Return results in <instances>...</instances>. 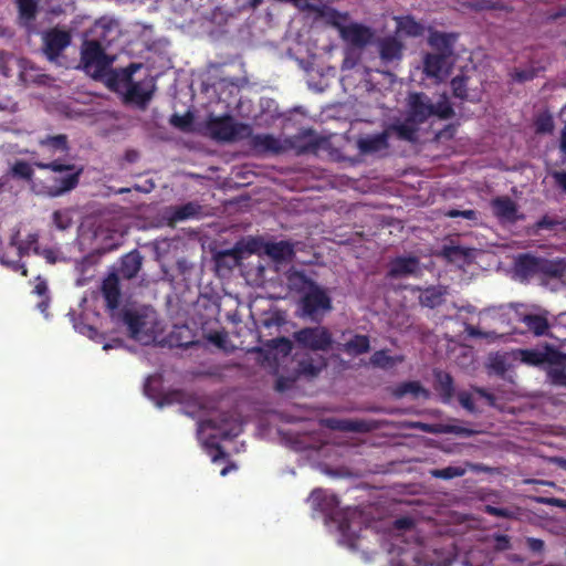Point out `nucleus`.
<instances>
[{"instance_id": "nucleus-1", "label": "nucleus", "mask_w": 566, "mask_h": 566, "mask_svg": "<svg viewBox=\"0 0 566 566\" xmlns=\"http://www.w3.org/2000/svg\"><path fill=\"white\" fill-rule=\"evenodd\" d=\"M142 67V63H130L126 67L111 70L107 76V85L123 95L125 104L146 109L154 96L156 84L150 76L139 81L134 80V74Z\"/></svg>"}, {"instance_id": "nucleus-2", "label": "nucleus", "mask_w": 566, "mask_h": 566, "mask_svg": "<svg viewBox=\"0 0 566 566\" xmlns=\"http://www.w3.org/2000/svg\"><path fill=\"white\" fill-rule=\"evenodd\" d=\"M33 166L39 169L51 170L55 174L65 172L63 176H54L49 182L43 185L42 193L48 197L56 198L73 189H75L80 182V178L84 171L83 166H76L67 163L61 158L53 159L51 161H34Z\"/></svg>"}, {"instance_id": "nucleus-3", "label": "nucleus", "mask_w": 566, "mask_h": 566, "mask_svg": "<svg viewBox=\"0 0 566 566\" xmlns=\"http://www.w3.org/2000/svg\"><path fill=\"white\" fill-rule=\"evenodd\" d=\"M210 136L218 142H235L251 137L249 124L237 123L230 115L210 118L207 123Z\"/></svg>"}, {"instance_id": "nucleus-4", "label": "nucleus", "mask_w": 566, "mask_h": 566, "mask_svg": "<svg viewBox=\"0 0 566 566\" xmlns=\"http://www.w3.org/2000/svg\"><path fill=\"white\" fill-rule=\"evenodd\" d=\"M105 51L106 49L98 42L88 39L83 42L81 62L86 72L95 78L104 75L114 62V57L107 55Z\"/></svg>"}, {"instance_id": "nucleus-5", "label": "nucleus", "mask_w": 566, "mask_h": 566, "mask_svg": "<svg viewBox=\"0 0 566 566\" xmlns=\"http://www.w3.org/2000/svg\"><path fill=\"white\" fill-rule=\"evenodd\" d=\"M292 337L298 348L312 352H327L333 345V335L325 326L303 327Z\"/></svg>"}, {"instance_id": "nucleus-6", "label": "nucleus", "mask_w": 566, "mask_h": 566, "mask_svg": "<svg viewBox=\"0 0 566 566\" xmlns=\"http://www.w3.org/2000/svg\"><path fill=\"white\" fill-rule=\"evenodd\" d=\"M332 307V298L327 294L326 290L317 283L312 285V289L306 291L300 300L302 315L312 319H316L318 314L328 312Z\"/></svg>"}, {"instance_id": "nucleus-7", "label": "nucleus", "mask_w": 566, "mask_h": 566, "mask_svg": "<svg viewBox=\"0 0 566 566\" xmlns=\"http://www.w3.org/2000/svg\"><path fill=\"white\" fill-rule=\"evenodd\" d=\"M521 360L530 366L566 365V354L552 345L543 348H530L521 350Z\"/></svg>"}, {"instance_id": "nucleus-8", "label": "nucleus", "mask_w": 566, "mask_h": 566, "mask_svg": "<svg viewBox=\"0 0 566 566\" xmlns=\"http://www.w3.org/2000/svg\"><path fill=\"white\" fill-rule=\"evenodd\" d=\"M43 52L48 60L55 61L62 52L71 44L70 31L51 28L42 34Z\"/></svg>"}, {"instance_id": "nucleus-9", "label": "nucleus", "mask_w": 566, "mask_h": 566, "mask_svg": "<svg viewBox=\"0 0 566 566\" xmlns=\"http://www.w3.org/2000/svg\"><path fill=\"white\" fill-rule=\"evenodd\" d=\"M485 314L493 322L503 328L500 336L512 334L515 331L514 323L518 322L521 313L512 304L491 306L485 310Z\"/></svg>"}, {"instance_id": "nucleus-10", "label": "nucleus", "mask_w": 566, "mask_h": 566, "mask_svg": "<svg viewBox=\"0 0 566 566\" xmlns=\"http://www.w3.org/2000/svg\"><path fill=\"white\" fill-rule=\"evenodd\" d=\"M407 107V116L420 125L432 116L433 103L422 92L410 93Z\"/></svg>"}, {"instance_id": "nucleus-11", "label": "nucleus", "mask_w": 566, "mask_h": 566, "mask_svg": "<svg viewBox=\"0 0 566 566\" xmlns=\"http://www.w3.org/2000/svg\"><path fill=\"white\" fill-rule=\"evenodd\" d=\"M311 500L313 503H315L323 512H325L326 516H328L331 520L335 522H339V531L345 533L347 531L348 523L346 520L339 521L337 515V506H338V499L334 494H326L322 490H314L311 493Z\"/></svg>"}, {"instance_id": "nucleus-12", "label": "nucleus", "mask_w": 566, "mask_h": 566, "mask_svg": "<svg viewBox=\"0 0 566 566\" xmlns=\"http://www.w3.org/2000/svg\"><path fill=\"white\" fill-rule=\"evenodd\" d=\"M12 62L15 63V74L22 84L44 85L48 83L49 75L42 73L30 60L22 57L12 60Z\"/></svg>"}, {"instance_id": "nucleus-13", "label": "nucleus", "mask_w": 566, "mask_h": 566, "mask_svg": "<svg viewBox=\"0 0 566 566\" xmlns=\"http://www.w3.org/2000/svg\"><path fill=\"white\" fill-rule=\"evenodd\" d=\"M491 208L493 214L501 222H516L521 217L516 202L509 196H500L491 200Z\"/></svg>"}, {"instance_id": "nucleus-14", "label": "nucleus", "mask_w": 566, "mask_h": 566, "mask_svg": "<svg viewBox=\"0 0 566 566\" xmlns=\"http://www.w3.org/2000/svg\"><path fill=\"white\" fill-rule=\"evenodd\" d=\"M419 259L413 255L397 256L389 263L387 276L390 279H400L415 275L419 272Z\"/></svg>"}, {"instance_id": "nucleus-15", "label": "nucleus", "mask_w": 566, "mask_h": 566, "mask_svg": "<svg viewBox=\"0 0 566 566\" xmlns=\"http://www.w3.org/2000/svg\"><path fill=\"white\" fill-rule=\"evenodd\" d=\"M327 424L334 430L358 433L370 432L378 428L376 421L364 419H328Z\"/></svg>"}, {"instance_id": "nucleus-16", "label": "nucleus", "mask_w": 566, "mask_h": 566, "mask_svg": "<svg viewBox=\"0 0 566 566\" xmlns=\"http://www.w3.org/2000/svg\"><path fill=\"white\" fill-rule=\"evenodd\" d=\"M92 33L94 38L91 40L107 49L119 35L118 24L112 20H98Z\"/></svg>"}, {"instance_id": "nucleus-17", "label": "nucleus", "mask_w": 566, "mask_h": 566, "mask_svg": "<svg viewBox=\"0 0 566 566\" xmlns=\"http://www.w3.org/2000/svg\"><path fill=\"white\" fill-rule=\"evenodd\" d=\"M253 249H248L241 243H237L232 249L220 251L216 254L214 260L218 268L232 270L241 263L245 253H252Z\"/></svg>"}, {"instance_id": "nucleus-18", "label": "nucleus", "mask_w": 566, "mask_h": 566, "mask_svg": "<svg viewBox=\"0 0 566 566\" xmlns=\"http://www.w3.org/2000/svg\"><path fill=\"white\" fill-rule=\"evenodd\" d=\"M340 33L345 41L357 48H364L367 45L373 36V33L368 27L357 23H352L347 27H344L340 30Z\"/></svg>"}, {"instance_id": "nucleus-19", "label": "nucleus", "mask_w": 566, "mask_h": 566, "mask_svg": "<svg viewBox=\"0 0 566 566\" xmlns=\"http://www.w3.org/2000/svg\"><path fill=\"white\" fill-rule=\"evenodd\" d=\"M388 130L385 129L381 133L359 138L357 147L364 155L375 154L388 148Z\"/></svg>"}, {"instance_id": "nucleus-20", "label": "nucleus", "mask_w": 566, "mask_h": 566, "mask_svg": "<svg viewBox=\"0 0 566 566\" xmlns=\"http://www.w3.org/2000/svg\"><path fill=\"white\" fill-rule=\"evenodd\" d=\"M102 293L109 310H116L120 301L119 279L116 273H111L104 279Z\"/></svg>"}, {"instance_id": "nucleus-21", "label": "nucleus", "mask_w": 566, "mask_h": 566, "mask_svg": "<svg viewBox=\"0 0 566 566\" xmlns=\"http://www.w3.org/2000/svg\"><path fill=\"white\" fill-rule=\"evenodd\" d=\"M419 125L410 117L406 116L403 122L394 123L389 125L386 130H388V135L395 134L398 139L413 143L417 140V133L419 130Z\"/></svg>"}, {"instance_id": "nucleus-22", "label": "nucleus", "mask_w": 566, "mask_h": 566, "mask_svg": "<svg viewBox=\"0 0 566 566\" xmlns=\"http://www.w3.org/2000/svg\"><path fill=\"white\" fill-rule=\"evenodd\" d=\"M250 145L253 149L262 153H271V154H281L283 151V146L281 145L280 139L274 137L271 134H251Z\"/></svg>"}, {"instance_id": "nucleus-23", "label": "nucleus", "mask_w": 566, "mask_h": 566, "mask_svg": "<svg viewBox=\"0 0 566 566\" xmlns=\"http://www.w3.org/2000/svg\"><path fill=\"white\" fill-rule=\"evenodd\" d=\"M518 322L525 324L527 329L535 336L548 335L549 323L547 318V312L545 314H524L521 313Z\"/></svg>"}, {"instance_id": "nucleus-24", "label": "nucleus", "mask_w": 566, "mask_h": 566, "mask_svg": "<svg viewBox=\"0 0 566 566\" xmlns=\"http://www.w3.org/2000/svg\"><path fill=\"white\" fill-rule=\"evenodd\" d=\"M143 255L135 249L126 253L120 261L119 274L126 279H134L142 269Z\"/></svg>"}, {"instance_id": "nucleus-25", "label": "nucleus", "mask_w": 566, "mask_h": 566, "mask_svg": "<svg viewBox=\"0 0 566 566\" xmlns=\"http://www.w3.org/2000/svg\"><path fill=\"white\" fill-rule=\"evenodd\" d=\"M434 390L441 398V401L449 403L454 396V382L449 373L434 370Z\"/></svg>"}, {"instance_id": "nucleus-26", "label": "nucleus", "mask_w": 566, "mask_h": 566, "mask_svg": "<svg viewBox=\"0 0 566 566\" xmlns=\"http://www.w3.org/2000/svg\"><path fill=\"white\" fill-rule=\"evenodd\" d=\"M566 272V265L562 260H548L538 256L537 276L544 279H560Z\"/></svg>"}, {"instance_id": "nucleus-27", "label": "nucleus", "mask_w": 566, "mask_h": 566, "mask_svg": "<svg viewBox=\"0 0 566 566\" xmlns=\"http://www.w3.org/2000/svg\"><path fill=\"white\" fill-rule=\"evenodd\" d=\"M265 253L276 262H290L295 255L294 245L287 241L268 243Z\"/></svg>"}, {"instance_id": "nucleus-28", "label": "nucleus", "mask_w": 566, "mask_h": 566, "mask_svg": "<svg viewBox=\"0 0 566 566\" xmlns=\"http://www.w3.org/2000/svg\"><path fill=\"white\" fill-rule=\"evenodd\" d=\"M337 348L349 356H359L370 350V339L368 335L355 334L346 343L339 344Z\"/></svg>"}, {"instance_id": "nucleus-29", "label": "nucleus", "mask_w": 566, "mask_h": 566, "mask_svg": "<svg viewBox=\"0 0 566 566\" xmlns=\"http://www.w3.org/2000/svg\"><path fill=\"white\" fill-rule=\"evenodd\" d=\"M455 40V34L436 31L430 34L429 44L431 48L439 51L438 54H443L444 56L451 57L453 54V44Z\"/></svg>"}, {"instance_id": "nucleus-30", "label": "nucleus", "mask_w": 566, "mask_h": 566, "mask_svg": "<svg viewBox=\"0 0 566 566\" xmlns=\"http://www.w3.org/2000/svg\"><path fill=\"white\" fill-rule=\"evenodd\" d=\"M392 395L397 399L403 398L407 395H411L413 398L422 397L424 399H428L430 392L420 384V381L409 380L398 384L394 388Z\"/></svg>"}, {"instance_id": "nucleus-31", "label": "nucleus", "mask_w": 566, "mask_h": 566, "mask_svg": "<svg viewBox=\"0 0 566 566\" xmlns=\"http://www.w3.org/2000/svg\"><path fill=\"white\" fill-rule=\"evenodd\" d=\"M326 366L327 363L323 356H318L317 358L307 357L297 363L296 371L300 376L314 378L317 377Z\"/></svg>"}, {"instance_id": "nucleus-32", "label": "nucleus", "mask_w": 566, "mask_h": 566, "mask_svg": "<svg viewBox=\"0 0 566 566\" xmlns=\"http://www.w3.org/2000/svg\"><path fill=\"white\" fill-rule=\"evenodd\" d=\"M450 57L438 53H428L423 60V71L429 77H440Z\"/></svg>"}, {"instance_id": "nucleus-33", "label": "nucleus", "mask_w": 566, "mask_h": 566, "mask_svg": "<svg viewBox=\"0 0 566 566\" xmlns=\"http://www.w3.org/2000/svg\"><path fill=\"white\" fill-rule=\"evenodd\" d=\"M315 284V281L306 276L301 271H290L286 274V285L291 291L295 293L304 295L306 291H310L312 285Z\"/></svg>"}, {"instance_id": "nucleus-34", "label": "nucleus", "mask_w": 566, "mask_h": 566, "mask_svg": "<svg viewBox=\"0 0 566 566\" xmlns=\"http://www.w3.org/2000/svg\"><path fill=\"white\" fill-rule=\"evenodd\" d=\"M538 256L525 253L518 256L516 261V273L522 279L537 277Z\"/></svg>"}, {"instance_id": "nucleus-35", "label": "nucleus", "mask_w": 566, "mask_h": 566, "mask_svg": "<svg viewBox=\"0 0 566 566\" xmlns=\"http://www.w3.org/2000/svg\"><path fill=\"white\" fill-rule=\"evenodd\" d=\"M402 44L394 36L385 38L379 43L380 57L386 62L399 60L402 56Z\"/></svg>"}, {"instance_id": "nucleus-36", "label": "nucleus", "mask_w": 566, "mask_h": 566, "mask_svg": "<svg viewBox=\"0 0 566 566\" xmlns=\"http://www.w3.org/2000/svg\"><path fill=\"white\" fill-rule=\"evenodd\" d=\"M403 360L405 357L402 355L390 356L387 349L376 350L369 358V363L373 367L384 370L390 369Z\"/></svg>"}, {"instance_id": "nucleus-37", "label": "nucleus", "mask_w": 566, "mask_h": 566, "mask_svg": "<svg viewBox=\"0 0 566 566\" xmlns=\"http://www.w3.org/2000/svg\"><path fill=\"white\" fill-rule=\"evenodd\" d=\"M534 129L538 135H548L554 132L555 123L552 113L544 109L534 116Z\"/></svg>"}, {"instance_id": "nucleus-38", "label": "nucleus", "mask_w": 566, "mask_h": 566, "mask_svg": "<svg viewBox=\"0 0 566 566\" xmlns=\"http://www.w3.org/2000/svg\"><path fill=\"white\" fill-rule=\"evenodd\" d=\"M427 432H433V433H452L461 437H472L476 433L475 430L462 427L459 424H439L437 429H432L430 424H422L421 426Z\"/></svg>"}, {"instance_id": "nucleus-39", "label": "nucleus", "mask_w": 566, "mask_h": 566, "mask_svg": "<svg viewBox=\"0 0 566 566\" xmlns=\"http://www.w3.org/2000/svg\"><path fill=\"white\" fill-rule=\"evenodd\" d=\"M39 144L41 147L46 148L50 155H54L56 151H69L67 137L63 134L48 136L44 139H41Z\"/></svg>"}, {"instance_id": "nucleus-40", "label": "nucleus", "mask_w": 566, "mask_h": 566, "mask_svg": "<svg viewBox=\"0 0 566 566\" xmlns=\"http://www.w3.org/2000/svg\"><path fill=\"white\" fill-rule=\"evenodd\" d=\"M19 18L24 25H30L36 17V0H17Z\"/></svg>"}, {"instance_id": "nucleus-41", "label": "nucleus", "mask_w": 566, "mask_h": 566, "mask_svg": "<svg viewBox=\"0 0 566 566\" xmlns=\"http://www.w3.org/2000/svg\"><path fill=\"white\" fill-rule=\"evenodd\" d=\"M397 28L408 36H419L423 33L422 24L411 15L400 17L397 20Z\"/></svg>"}, {"instance_id": "nucleus-42", "label": "nucleus", "mask_w": 566, "mask_h": 566, "mask_svg": "<svg viewBox=\"0 0 566 566\" xmlns=\"http://www.w3.org/2000/svg\"><path fill=\"white\" fill-rule=\"evenodd\" d=\"M18 233L11 238L10 244L17 247L19 258H23L28 255L30 251H33V247H39V234L30 233L28 237L18 243L17 241Z\"/></svg>"}, {"instance_id": "nucleus-43", "label": "nucleus", "mask_w": 566, "mask_h": 566, "mask_svg": "<svg viewBox=\"0 0 566 566\" xmlns=\"http://www.w3.org/2000/svg\"><path fill=\"white\" fill-rule=\"evenodd\" d=\"M123 322L127 326L130 335L136 337L144 326L143 316H140L137 312L126 310L123 313Z\"/></svg>"}, {"instance_id": "nucleus-44", "label": "nucleus", "mask_w": 566, "mask_h": 566, "mask_svg": "<svg viewBox=\"0 0 566 566\" xmlns=\"http://www.w3.org/2000/svg\"><path fill=\"white\" fill-rule=\"evenodd\" d=\"M546 374L552 385L566 387V365H551Z\"/></svg>"}, {"instance_id": "nucleus-45", "label": "nucleus", "mask_w": 566, "mask_h": 566, "mask_svg": "<svg viewBox=\"0 0 566 566\" xmlns=\"http://www.w3.org/2000/svg\"><path fill=\"white\" fill-rule=\"evenodd\" d=\"M468 81L469 77L467 75H457L451 80L450 86L455 98L461 101L468 98Z\"/></svg>"}, {"instance_id": "nucleus-46", "label": "nucleus", "mask_w": 566, "mask_h": 566, "mask_svg": "<svg viewBox=\"0 0 566 566\" xmlns=\"http://www.w3.org/2000/svg\"><path fill=\"white\" fill-rule=\"evenodd\" d=\"M12 176L25 181H31L34 176L32 165L24 160H17L11 168Z\"/></svg>"}, {"instance_id": "nucleus-47", "label": "nucleus", "mask_w": 566, "mask_h": 566, "mask_svg": "<svg viewBox=\"0 0 566 566\" xmlns=\"http://www.w3.org/2000/svg\"><path fill=\"white\" fill-rule=\"evenodd\" d=\"M465 472L467 470L462 467L449 465L446 468L432 470L431 475L437 479L451 480L454 478L463 476Z\"/></svg>"}, {"instance_id": "nucleus-48", "label": "nucleus", "mask_w": 566, "mask_h": 566, "mask_svg": "<svg viewBox=\"0 0 566 566\" xmlns=\"http://www.w3.org/2000/svg\"><path fill=\"white\" fill-rule=\"evenodd\" d=\"M266 346L283 356H287L292 353L293 342L290 338L282 336L268 340Z\"/></svg>"}, {"instance_id": "nucleus-49", "label": "nucleus", "mask_w": 566, "mask_h": 566, "mask_svg": "<svg viewBox=\"0 0 566 566\" xmlns=\"http://www.w3.org/2000/svg\"><path fill=\"white\" fill-rule=\"evenodd\" d=\"M441 254L451 262L465 259L469 255V250L460 245H444Z\"/></svg>"}, {"instance_id": "nucleus-50", "label": "nucleus", "mask_w": 566, "mask_h": 566, "mask_svg": "<svg viewBox=\"0 0 566 566\" xmlns=\"http://www.w3.org/2000/svg\"><path fill=\"white\" fill-rule=\"evenodd\" d=\"M512 81L516 83H525L537 76V70L533 66L527 69H514L511 73Z\"/></svg>"}, {"instance_id": "nucleus-51", "label": "nucleus", "mask_w": 566, "mask_h": 566, "mask_svg": "<svg viewBox=\"0 0 566 566\" xmlns=\"http://www.w3.org/2000/svg\"><path fill=\"white\" fill-rule=\"evenodd\" d=\"M453 115L454 111L446 96L443 97L442 101H439L437 104H433L432 116H437L441 119H449L453 117Z\"/></svg>"}, {"instance_id": "nucleus-52", "label": "nucleus", "mask_w": 566, "mask_h": 566, "mask_svg": "<svg viewBox=\"0 0 566 566\" xmlns=\"http://www.w3.org/2000/svg\"><path fill=\"white\" fill-rule=\"evenodd\" d=\"M420 302L423 306L434 308L442 302V294L434 289H428L421 296Z\"/></svg>"}, {"instance_id": "nucleus-53", "label": "nucleus", "mask_w": 566, "mask_h": 566, "mask_svg": "<svg viewBox=\"0 0 566 566\" xmlns=\"http://www.w3.org/2000/svg\"><path fill=\"white\" fill-rule=\"evenodd\" d=\"M560 226L563 229L564 227V220H559L549 216L542 217L537 222L536 227L538 229H545V230H555L556 227Z\"/></svg>"}, {"instance_id": "nucleus-54", "label": "nucleus", "mask_w": 566, "mask_h": 566, "mask_svg": "<svg viewBox=\"0 0 566 566\" xmlns=\"http://www.w3.org/2000/svg\"><path fill=\"white\" fill-rule=\"evenodd\" d=\"M484 511L489 515H492L495 517H502V518H512L515 515L514 511L509 507H497V506H493V505H486Z\"/></svg>"}, {"instance_id": "nucleus-55", "label": "nucleus", "mask_w": 566, "mask_h": 566, "mask_svg": "<svg viewBox=\"0 0 566 566\" xmlns=\"http://www.w3.org/2000/svg\"><path fill=\"white\" fill-rule=\"evenodd\" d=\"M526 547L532 554L537 556H543L545 552V543L541 538L526 537Z\"/></svg>"}, {"instance_id": "nucleus-56", "label": "nucleus", "mask_w": 566, "mask_h": 566, "mask_svg": "<svg viewBox=\"0 0 566 566\" xmlns=\"http://www.w3.org/2000/svg\"><path fill=\"white\" fill-rule=\"evenodd\" d=\"M465 331L468 332V334L470 336L478 337V338H488V339L494 340L500 337L499 333H496L495 331L483 332L479 327L473 326V325H468Z\"/></svg>"}, {"instance_id": "nucleus-57", "label": "nucleus", "mask_w": 566, "mask_h": 566, "mask_svg": "<svg viewBox=\"0 0 566 566\" xmlns=\"http://www.w3.org/2000/svg\"><path fill=\"white\" fill-rule=\"evenodd\" d=\"M18 57L10 54L7 57L1 59V73L6 77H11L15 73V63L12 62V60H17Z\"/></svg>"}, {"instance_id": "nucleus-58", "label": "nucleus", "mask_w": 566, "mask_h": 566, "mask_svg": "<svg viewBox=\"0 0 566 566\" xmlns=\"http://www.w3.org/2000/svg\"><path fill=\"white\" fill-rule=\"evenodd\" d=\"M53 223L59 230H65L71 226V219L61 210H55L52 214Z\"/></svg>"}, {"instance_id": "nucleus-59", "label": "nucleus", "mask_w": 566, "mask_h": 566, "mask_svg": "<svg viewBox=\"0 0 566 566\" xmlns=\"http://www.w3.org/2000/svg\"><path fill=\"white\" fill-rule=\"evenodd\" d=\"M494 548L504 552L511 548V538L505 534H496L494 536Z\"/></svg>"}, {"instance_id": "nucleus-60", "label": "nucleus", "mask_w": 566, "mask_h": 566, "mask_svg": "<svg viewBox=\"0 0 566 566\" xmlns=\"http://www.w3.org/2000/svg\"><path fill=\"white\" fill-rule=\"evenodd\" d=\"M460 405L469 412H475V406L472 395L467 391H461L458 396Z\"/></svg>"}, {"instance_id": "nucleus-61", "label": "nucleus", "mask_w": 566, "mask_h": 566, "mask_svg": "<svg viewBox=\"0 0 566 566\" xmlns=\"http://www.w3.org/2000/svg\"><path fill=\"white\" fill-rule=\"evenodd\" d=\"M208 340L218 348H224L227 343V334L224 332H213L208 335Z\"/></svg>"}, {"instance_id": "nucleus-62", "label": "nucleus", "mask_w": 566, "mask_h": 566, "mask_svg": "<svg viewBox=\"0 0 566 566\" xmlns=\"http://www.w3.org/2000/svg\"><path fill=\"white\" fill-rule=\"evenodd\" d=\"M33 253L43 256L50 264L56 262L55 251L50 248L40 249V247H33Z\"/></svg>"}, {"instance_id": "nucleus-63", "label": "nucleus", "mask_w": 566, "mask_h": 566, "mask_svg": "<svg viewBox=\"0 0 566 566\" xmlns=\"http://www.w3.org/2000/svg\"><path fill=\"white\" fill-rule=\"evenodd\" d=\"M210 448V457L213 462H218L219 460H223L227 457L226 451L219 443L209 444Z\"/></svg>"}, {"instance_id": "nucleus-64", "label": "nucleus", "mask_w": 566, "mask_h": 566, "mask_svg": "<svg viewBox=\"0 0 566 566\" xmlns=\"http://www.w3.org/2000/svg\"><path fill=\"white\" fill-rule=\"evenodd\" d=\"M551 176L554 178L558 188L566 192V171L554 170Z\"/></svg>"}]
</instances>
